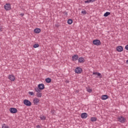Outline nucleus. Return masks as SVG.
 <instances>
[{
	"label": "nucleus",
	"instance_id": "f257e3e1",
	"mask_svg": "<svg viewBox=\"0 0 128 128\" xmlns=\"http://www.w3.org/2000/svg\"><path fill=\"white\" fill-rule=\"evenodd\" d=\"M118 122H121V124H124L126 120L124 118V117L122 116H118L117 118Z\"/></svg>",
	"mask_w": 128,
	"mask_h": 128
},
{
	"label": "nucleus",
	"instance_id": "f03ea898",
	"mask_svg": "<svg viewBox=\"0 0 128 128\" xmlns=\"http://www.w3.org/2000/svg\"><path fill=\"white\" fill-rule=\"evenodd\" d=\"M4 8L6 10H12V6H10V3L6 4L4 6Z\"/></svg>",
	"mask_w": 128,
	"mask_h": 128
},
{
	"label": "nucleus",
	"instance_id": "7ed1b4c3",
	"mask_svg": "<svg viewBox=\"0 0 128 128\" xmlns=\"http://www.w3.org/2000/svg\"><path fill=\"white\" fill-rule=\"evenodd\" d=\"M24 104L25 106H32V102L28 100H24Z\"/></svg>",
	"mask_w": 128,
	"mask_h": 128
},
{
	"label": "nucleus",
	"instance_id": "20e7f679",
	"mask_svg": "<svg viewBox=\"0 0 128 128\" xmlns=\"http://www.w3.org/2000/svg\"><path fill=\"white\" fill-rule=\"evenodd\" d=\"M101 44L100 40H93V44H94V46H100Z\"/></svg>",
	"mask_w": 128,
	"mask_h": 128
},
{
	"label": "nucleus",
	"instance_id": "39448f33",
	"mask_svg": "<svg viewBox=\"0 0 128 128\" xmlns=\"http://www.w3.org/2000/svg\"><path fill=\"white\" fill-rule=\"evenodd\" d=\"M8 78L10 82H14V80H16V77L13 74H10L8 76Z\"/></svg>",
	"mask_w": 128,
	"mask_h": 128
},
{
	"label": "nucleus",
	"instance_id": "423d86ee",
	"mask_svg": "<svg viewBox=\"0 0 128 128\" xmlns=\"http://www.w3.org/2000/svg\"><path fill=\"white\" fill-rule=\"evenodd\" d=\"M10 112L11 114H16L18 112V110L15 108H10Z\"/></svg>",
	"mask_w": 128,
	"mask_h": 128
},
{
	"label": "nucleus",
	"instance_id": "0eeeda50",
	"mask_svg": "<svg viewBox=\"0 0 128 128\" xmlns=\"http://www.w3.org/2000/svg\"><path fill=\"white\" fill-rule=\"evenodd\" d=\"M82 69L80 67H77L75 69V72L76 74H82Z\"/></svg>",
	"mask_w": 128,
	"mask_h": 128
},
{
	"label": "nucleus",
	"instance_id": "6e6552de",
	"mask_svg": "<svg viewBox=\"0 0 128 128\" xmlns=\"http://www.w3.org/2000/svg\"><path fill=\"white\" fill-rule=\"evenodd\" d=\"M33 102L35 106H38V104L40 103V100L38 98H34L33 100Z\"/></svg>",
	"mask_w": 128,
	"mask_h": 128
},
{
	"label": "nucleus",
	"instance_id": "1a4fd4ad",
	"mask_svg": "<svg viewBox=\"0 0 128 128\" xmlns=\"http://www.w3.org/2000/svg\"><path fill=\"white\" fill-rule=\"evenodd\" d=\"M78 60V55L75 54L72 56V62H76V60Z\"/></svg>",
	"mask_w": 128,
	"mask_h": 128
},
{
	"label": "nucleus",
	"instance_id": "9d476101",
	"mask_svg": "<svg viewBox=\"0 0 128 128\" xmlns=\"http://www.w3.org/2000/svg\"><path fill=\"white\" fill-rule=\"evenodd\" d=\"M116 51L118 52H120L124 50V48H122V46H118L116 47Z\"/></svg>",
	"mask_w": 128,
	"mask_h": 128
},
{
	"label": "nucleus",
	"instance_id": "9b49d317",
	"mask_svg": "<svg viewBox=\"0 0 128 128\" xmlns=\"http://www.w3.org/2000/svg\"><path fill=\"white\" fill-rule=\"evenodd\" d=\"M92 74H96V76H99V78H102V74L98 72H93Z\"/></svg>",
	"mask_w": 128,
	"mask_h": 128
},
{
	"label": "nucleus",
	"instance_id": "f8f14e48",
	"mask_svg": "<svg viewBox=\"0 0 128 128\" xmlns=\"http://www.w3.org/2000/svg\"><path fill=\"white\" fill-rule=\"evenodd\" d=\"M38 88L40 90H44V84H40L38 85Z\"/></svg>",
	"mask_w": 128,
	"mask_h": 128
},
{
	"label": "nucleus",
	"instance_id": "ddd939ff",
	"mask_svg": "<svg viewBox=\"0 0 128 128\" xmlns=\"http://www.w3.org/2000/svg\"><path fill=\"white\" fill-rule=\"evenodd\" d=\"M81 118H88V114L86 112L82 113L81 114Z\"/></svg>",
	"mask_w": 128,
	"mask_h": 128
},
{
	"label": "nucleus",
	"instance_id": "4468645a",
	"mask_svg": "<svg viewBox=\"0 0 128 128\" xmlns=\"http://www.w3.org/2000/svg\"><path fill=\"white\" fill-rule=\"evenodd\" d=\"M108 95H102V100H108Z\"/></svg>",
	"mask_w": 128,
	"mask_h": 128
},
{
	"label": "nucleus",
	"instance_id": "2eb2a0df",
	"mask_svg": "<svg viewBox=\"0 0 128 128\" xmlns=\"http://www.w3.org/2000/svg\"><path fill=\"white\" fill-rule=\"evenodd\" d=\"M78 62H80V64H82L84 62V58H79Z\"/></svg>",
	"mask_w": 128,
	"mask_h": 128
},
{
	"label": "nucleus",
	"instance_id": "dca6fc26",
	"mask_svg": "<svg viewBox=\"0 0 128 128\" xmlns=\"http://www.w3.org/2000/svg\"><path fill=\"white\" fill-rule=\"evenodd\" d=\"M34 32L35 34H40V29L38 28H36L34 30Z\"/></svg>",
	"mask_w": 128,
	"mask_h": 128
},
{
	"label": "nucleus",
	"instance_id": "f3484780",
	"mask_svg": "<svg viewBox=\"0 0 128 128\" xmlns=\"http://www.w3.org/2000/svg\"><path fill=\"white\" fill-rule=\"evenodd\" d=\"M46 82H47L48 84H50V82H52V79H50V78H46Z\"/></svg>",
	"mask_w": 128,
	"mask_h": 128
},
{
	"label": "nucleus",
	"instance_id": "a211bd4d",
	"mask_svg": "<svg viewBox=\"0 0 128 128\" xmlns=\"http://www.w3.org/2000/svg\"><path fill=\"white\" fill-rule=\"evenodd\" d=\"M97 120L98 119L96 117H92L90 118L91 122H96Z\"/></svg>",
	"mask_w": 128,
	"mask_h": 128
},
{
	"label": "nucleus",
	"instance_id": "6ab92c4d",
	"mask_svg": "<svg viewBox=\"0 0 128 128\" xmlns=\"http://www.w3.org/2000/svg\"><path fill=\"white\" fill-rule=\"evenodd\" d=\"M110 14V12H106L105 14H104V16H105L106 18V16H108Z\"/></svg>",
	"mask_w": 128,
	"mask_h": 128
},
{
	"label": "nucleus",
	"instance_id": "aec40b11",
	"mask_svg": "<svg viewBox=\"0 0 128 128\" xmlns=\"http://www.w3.org/2000/svg\"><path fill=\"white\" fill-rule=\"evenodd\" d=\"M46 118L44 116H40V119L42 120H46Z\"/></svg>",
	"mask_w": 128,
	"mask_h": 128
},
{
	"label": "nucleus",
	"instance_id": "412c9836",
	"mask_svg": "<svg viewBox=\"0 0 128 128\" xmlns=\"http://www.w3.org/2000/svg\"><path fill=\"white\" fill-rule=\"evenodd\" d=\"M68 24H72V20L68 19Z\"/></svg>",
	"mask_w": 128,
	"mask_h": 128
},
{
	"label": "nucleus",
	"instance_id": "4be33fe9",
	"mask_svg": "<svg viewBox=\"0 0 128 128\" xmlns=\"http://www.w3.org/2000/svg\"><path fill=\"white\" fill-rule=\"evenodd\" d=\"M34 90H35V91H36V92H38V93L40 92H41L40 89H39L38 88H34Z\"/></svg>",
	"mask_w": 128,
	"mask_h": 128
},
{
	"label": "nucleus",
	"instance_id": "5701e85b",
	"mask_svg": "<svg viewBox=\"0 0 128 128\" xmlns=\"http://www.w3.org/2000/svg\"><path fill=\"white\" fill-rule=\"evenodd\" d=\"M36 96H38V98H42V93H40V92H39L38 93L36 94Z\"/></svg>",
	"mask_w": 128,
	"mask_h": 128
},
{
	"label": "nucleus",
	"instance_id": "b1692460",
	"mask_svg": "<svg viewBox=\"0 0 128 128\" xmlns=\"http://www.w3.org/2000/svg\"><path fill=\"white\" fill-rule=\"evenodd\" d=\"M2 128H10L8 126H6V124H4L2 125Z\"/></svg>",
	"mask_w": 128,
	"mask_h": 128
},
{
	"label": "nucleus",
	"instance_id": "393cba45",
	"mask_svg": "<svg viewBox=\"0 0 128 128\" xmlns=\"http://www.w3.org/2000/svg\"><path fill=\"white\" fill-rule=\"evenodd\" d=\"M40 46V45L38 44H34L33 46V48H38Z\"/></svg>",
	"mask_w": 128,
	"mask_h": 128
},
{
	"label": "nucleus",
	"instance_id": "a878e982",
	"mask_svg": "<svg viewBox=\"0 0 128 128\" xmlns=\"http://www.w3.org/2000/svg\"><path fill=\"white\" fill-rule=\"evenodd\" d=\"M28 94H30V96H34V93L32 92H29Z\"/></svg>",
	"mask_w": 128,
	"mask_h": 128
},
{
	"label": "nucleus",
	"instance_id": "bb28decb",
	"mask_svg": "<svg viewBox=\"0 0 128 128\" xmlns=\"http://www.w3.org/2000/svg\"><path fill=\"white\" fill-rule=\"evenodd\" d=\"M90 1V0H87L85 1V4H90V2H91Z\"/></svg>",
	"mask_w": 128,
	"mask_h": 128
},
{
	"label": "nucleus",
	"instance_id": "cd10ccee",
	"mask_svg": "<svg viewBox=\"0 0 128 128\" xmlns=\"http://www.w3.org/2000/svg\"><path fill=\"white\" fill-rule=\"evenodd\" d=\"M82 14H86V11L84 10V11H82Z\"/></svg>",
	"mask_w": 128,
	"mask_h": 128
},
{
	"label": "nucleus",
	"instance_id": "c85d7f7f",
	"mask_svg": "<svg viewBox=\"0 0 128 128\" xmlns=\"http://www.w3.org/2000/svg\"><path fill=\"white\" fill-rule=\"evenodd\" d=\"M87 92H92V89H87Z\"/></svg>",
	"mask_w": 128,
	"mask_h": 128
},
{
	"label": "nucleus",
	"instance_id": "c756f323",
	"mask_svg": "<svg viewBox=\"0 0 128 128\" xmlns=\"http://www.w3.org/2000/svg\"><path fill=\"white\" fill-rule=\"evenodd\" d=\"M55 26H56V28H60V25L59 24H55Z\"/></svg>",
	"mask_w": 128,
	"mask_h": 128
},
{
	"label": "nucleus",
	"instance_id": "7c9ffc66",
	"mask_svg": "<svg viewBox=\"0 0 128 128\" xmlns=\"http://www.w3.org/2000/svg\"><path fill=\"white\" fill-rule=\"evenodd\" d=\"M125 50H128V44L125 46Z\"/></svg>",
	"mask_w": 128,
	"mask_h": 128
},
{
	"label": "nucleus",
	"instance_id": "2f4dec72",
	"mask_svg": "<svg viewBox=\"0 0 128 128\" xmlns=\"http://www.w3.org/2000/svg\"><path fill=\"white\" fill-rule=\"evenodd\" d=\"M64 14H65V16H68V12H64V13H63Z\"/></svg>",
	"mask_w": 128,
	"mask_h": 128
},
{
	"label": "nucleus",
	"instance_id": "473e14b6",
	"mask_svg": "<svg viewBox=\"0 0 128 128\" xmlns=\"http://www.w3.org/2000/svg\"><path fill=\"white\" fill-rule=\"evenodd\" d=\"M20 16H24V14L22 13L21 14H20Z\"/></svg>",
	"mask_w": 128,
	"mask_h": 128
},
{
	"label": "nucleus",
	"instance_id": "72a5a7b5",
	"mask_svg": "<svg viewBox=\"0 0 128 128\" xmlns=\"http://www.w3.org/2000/svg\"><path fill=\"white\" fill-rule=\"evenodd\" d=\"M66 84H68V83L70 82V81L66 80Z\"/></svg>",
	"mask_w": 128,
	"mask_h": 128
},
{
	"label": "nucleus",
	"instance_id": "f704fd0d",
	"mask_svg": "<svg viewBox=\"0 0 128 128\" xmlns=\"http://www.w3.org/2000/svg\"><path fill=\"white\" fill-rule=\"evenodd\" d=\"M126 64H128V60H126Z\"/></svg>",
	"mask_w": 128,
	"mask_h": 128
},
{
	"label": "nucleus",
	"instance_id": "c9c22d12",
	"mask_svg": "<svg viewBox=\"0 0 128 128\" xmlns=\"http://www.w3.org/2000/svg\"><path fill=\"white\" fill-rule=\"evenodd\" d=\"M51 112H52V114H54V111H52Z\"/></svg>",
	"mask_w": 128,
	"mask_h": 128
}]
</instances>
